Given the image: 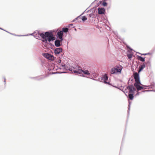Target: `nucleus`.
I'll list each match as a JSON object with an SVG mask.
<instances>
[{
	"label": "nucleus",
	"instance_id": "c9c22d12",
	"mask_svg": "<svg viewBox=\"0 0 155 155\" xmlns=\"http://www.w3.org/2000/svg\"><path fill=\"white\" fill-rule=\"evenodd\" d=\"M32 34H31L30 35H32Z\"/></svg>",
	"mask_w": 155,
	"mask_h": 155
},
{
	"label": "nucleus",
	"instance_id": "ddd939ff",
	"mask_svg": "<svg viewBox=\"0 0 155 155\" xmlns=\"http://www.w3.org/2000/svg\"><path fill=\"white\" fill-rule=\"evenodd\" d=\"M83 72V73L87 75H89L90 74V73L92 74L94 73V72L93 71L91 72V71H89L88 70H85L84 71L83 70H82V73Z\"/></svg>",
	"mask_w": 155,
	"mask_h": 155
},
{
	"label": "nucleus",
	"instance_id": "f3484780",
	"mask_svg": "<svg viewBox=\"0 0 155 155\" xmlns=\"http://www.w3.org/2000/svg\"><path fill=\"white\" fill-rule=\"evenodd\" d=\"M137 57L138 59L141 61L144 62L145 61V58H143L140 56H137Z\"/></svg>",
	"mask_w": 155,
	"mask_h": 155
},
{
	"label": "nucleus",
	"instance_id": "2eb2a0df",
	"mask_svg": "<svg viewBox=\"0 0 155 155\" xmlns=\"http://www.w3.org/2000/svg\"><path fill=\"white\" fill-rule=\"evenodd\" d=\"M146 65L145 63H143L142 65L139 66V70L138 71V73H140L143 68L145 67Z\"/></svg>",
	"mask_w": 155,
	"mask_h": 155
},
{
	"label": "nucleus",
	"instance_id": "e433bc0d",
	"mask_svg": "<svg viewBox=\"0 0 155 155\" xmlns=\"http://www.w3.org/2000/svg\"><path fill=\"white\" fill-rule=\"evenodd\" d=\"M149 62V61H148L147 63H148Z\"/></svg>",
	"mask_w": 155,
	"mask_h": 155
},
{
	"label": "nucleus",
	"instance_id": "a878e982",
	"mask_svg": "<svg viewBox=\"0 0 155 155\" xmlns=\"http://www.w3.org/2000/svg\"><path fill=\"white\" fill-rule=\"evenodd\" d=\"M80 16H78V17H77V18H75L73 21H76V20L79 18H80Z\"/></svg>",
	"mask_w": 155,
	"mask_h": 155
},
{
	"label": "nucleus",
	"instance_id": "f257e3e1",
	"mask_svg": "<svg viewBox=\"0 0 155 155\" xmlns=\"http://www.w3.org/2000/svg\"><path fill=\"white\" fill-rule=\"evenodd\" d=\"M122 68V67L119 65L112 68L110 71V73L112 74H116L118 73H120Z\"/></svg>",
	"mask_w": 155,
	"mask_h": 155
},
{
	"label": "nucleus",
	"instance_id": "2f4dec72",
	"mask_svg": "<svg viewBox=\"0 0 155 155\" xmlns=\"http://www.w3.org/2000/svg\"><path fill=\"white\" fill-rule=\"evenodd\" d=\"M4 82L5 83L6 79L5 78H4Z\"/></svg>",
	"mask_w": 155,
	"mask_h": 155
},
{
	"label": "nucleus",
	"instance_id": "473e14b6",
	"mask_svg": "<svg viewBox=\"0 0 155 155\" xmlns=\"http://www.w3.org/2000/svg\"><path fill=\"white\" fill-rule=\"evenodd\" d=\"M155 86V85H153V86L151 87V88H152L153 87H154Z\"/></svg>",
	"mask_w": 155,
	"mask_h": 155
},
{
	"label": "nucleus",
	"instance_id": "20e7f679",
	"mask_svg": "<svg viewBox=\"0 0 155 155\" xmlns=\"http://www.w3.org/2000/svg\"><path fill=\"white\" fill-rule=\"evenodd\" d=\"M43 56L45 58L49 60H54V57L52 55L48 53H44L42 54Z\"/></svg>",
	"mask_w": 155,
	"mask_h": 155
},
{
	"label": "nucleus",
	"instance_id": "bb28decb",
	"mask_svg": "<svg viewBox=\"0 0 155 155\" xmlns=\"http://www.w3.org/2000/svg\"><path fill=\"white\" fill-rule=\"evenodd\" d=\"M37 78V79L38 80H40V79H41L42 78H41V77H37V78Z\"/></svg>",
	"mask_w": 155,
	"mask_h": 155
},
{
	"label": "nucleus",
	"instance_id": "5701e85b",
	"mask_svg": "<svg viewBox=\"0 0 155 155\" xmlns=\"http://www.w3.org/2000/svg\"><path fill=\"white\" fill-rule=\"evenodd\" d=\"M89 16L90 17L93 18L94 17V14L93 13H91V14H90L89 15Z\"/></svg>",
	"mask_w": 155,
	"mask_h": 155
},
{
	"label": "nucleus",
	"instance_id": "0eeeda50",
	"mask_svg": "<svg viewBox=\"0 0 155 155\" xmlns=\"http://www.w3.org/2000/svg\"><path fill=\"white\" fill-rule=\"evenodd\" d=\"M63 40V39H57L54 41V45L56 47H59L60 46L62 45L61 43Z\"/></svg>",
	"mask_w": 155,
	"mask_h": 155
},
{
	"label": "nucleus",
	"instance_id": "c85d7f7f",
	"mask_svg": "<svg viewBox=\"0 0 155 155\" xmlns=\"http://www.w3.org/2000/svg\"><path fill=\"white\" fill-rule=\"evenodd\" d=\"M127 48H129V49L130 50H131V51L132 50V49L131 48H130V47H129V46H127Z\"/></svg>",
	"mask_w": 155,
	"mask_h": 155
},
{
	"label": "nucleus",
	"instance_id": "b1692460",
	"mask_svg": "<svg viewBox=\"0 0 155 155\" xmlns=\"http://www.w3.org/2000/svg\"><path fill=\"white\" fill-rule=\"evenodd\" d=\"M102 5L104 6H105L107 5V3L106 2H103V3H102Z\"/></svg>",
	"mask_w": 155,
	"mask_h": 155
},
{
	"label": "nucleus",
	"instance_id": "dca6fc26",
	"mask_svg": "<svg viewBox=\"0 0 155 155\" xmlns=\"http://www.w3.org/2000/svg\"><path fill=\"white\" fill-rule=\"evenodd\" d=\"M45 38H48L51 35H52V33L51 32H46L45 33Z\"/></svg>",
	"mask_w": 155,
	"mask_h": 155
},
{
	"label": "nucleus",
	"instance_id": "9d476101",
	"mask_svg": "<svg viewBox=\"0 0 155 155\" xmlns=\"http://www.w3.org/2000/svg\"><path fill=\"white\" fill-rule=\"evenodd\" d=\"M63 33L61 31H59L57 33V36L59 39H63Z\"/></svg>",
	"mask_w": 155,
	"mask_h": 155
},
{
	"label": "nucleus",
	"instance_id": "c756f323",
	"mask_svg": "<svg viewBox=\"0 0 155 155\" xmlns=\"http://www.w3.org/2000/svg\"><path fill=\"white\" fill-rule=\"evenodd\" d=\"M149 53H147V54H142L141 55H146L147 54H148Z\"/></svg>",
	"mask_w": 155,
	"mask_h": 155
},
{
	"label": "nucleus",
	"instance_id": "aec40b11",
	"mask_svg": "<svg viewBox=\"0 0 155 155\" xmlns=\"http://www.w3.org/2000/svg\"><path fill=\"white\" fill-rule=\"evenodd\" d=\"M68 29L67 28H62V31H63V32H64L65 33H67L68 32Z\"/></svg>",
	"mask_w": 155,
	"mask_h": 155
},
{
	"label": "nucleus",
	"instance_id": "4468645a",
	"mask_svg": "<svg viewBox=\"0 0 155 155\" xmlns=\"http://www.w3.org/2000/svg\"><path fill=\"white\" fill-rule=\"evenodd\" d=\"M55 37H54L53 36V35L52 34V35L50 36L48 38L47 40L48 41L50 42L54 40L55 39Z\"/></svg>",
	"mask_w": 155,
	"mask_h": 155
},
{
	"label": "nucleus",
	"instance_id": "6ab92c4d",
	"mask_svg": "<svg viewBox=\"0 0 155 155\" xmlns=\"http://www.w3.org/2000/svg\"><path fill=\"white\" fill-rule=\"evenodd\" d=\"M134 97L133 94H129L128 95V97L131 100H133Z\"/></svg>",
	"mask_w": 155,
	"mask_h": 155
},
{
	"label": "nucleus",
	"instance_id": "393cba45",
	"mask_svg": "<svg viewBox=\"0 0 155 155\" xmlns=\"http://www.w3.org/2000/svg\"><path fill=\"white\" fill-rule=\"evenodd\" d=\"M58 64H61V60L60 59H59L58 60Z\"/></svg>",
	"mask_w": 155,
	"mask_h": 155
},
{
	"label": "nucleus",
	"instance_id": "f03ea898",
	"mask_svg": "<svg viewBox=\"0 0 155 155\" xmlns=\"http://www.w3.org/2000/svg\"><path fill=\"white\" fill-rule=\"evenodd\" d=\"M127 89L129 90V92L130 93H133L135 90V89L133 85H130L128 86L124 91H123L127 96V94L125 93H127Z\"/></svg>",
	"mask_w": 155,
	"mask_h": 155
},
{
	"label": "nucleus",
	"instance_id": "412c9836",
	"mask_svg": "<svg viewBox=\"0 0 155 155\" xmlns=\"http://www.w3.org/2000/svg\"><path fill=\"white\" fill-rule=\"evenodd\" d=\"M82 17V20L83 21H84L87 19V18L85 17V16H83Z\"/></svg>",
	"mask_w": 155,
	"mask_h": 155
},
{
	"label": "nucleus",
	"instance_id": "cd10ccee",
	"mask_svg": "<svg viewBox=\"0 0 155 155\" xmlns=\"http://www.w3.org/2000/svg\"><path fill=\"white\" fill-rule=\"evenodd\" d=\"M130 103H129V107H128V113H129V110H130Z\"/></svg>",
	"mask_w": 155,
	"mask_h": 155
},
{
	"label": "nucleus",
	"instance_id": "6e6552de",
	"mask_svg": "<svg viewBox=\"0 0 155 155\" xmlns=\"http://www.w3.org/2000/svg\"><path fill=\"white\" fill-rule=\"evenodd\" d=\"M139 84L143 85L141 84L140 82V83L137 82V83L136 82L134 84V86L137 88L138 91H141L142 90V89H143V87L142 86H140Z\"/></svg>",
	"mask_w": 155,
	"mask_h": 155
},
{
	"label": "nucleus",
	"instance_id": "58836bf2",
	"mask_svg": "<svg viewBox=\"0 0 155 155\" xmlns=\"http://www.w3.org/2000/svg\"><path fill=\"white\" fill-rule=\"evenodd\" d=\"M155 91V90H154L153 91Z\"/></svg>",
	"mask_w": 155,
	"mask_h": 155
},
{
	"label": "nucleus",
	"instance_id": "a211bd4d",
	"mask_svg": "<svg viewBox=\"0 0 155 155\" xmlns=\"http://www.w3.org/2000/svg\"><path fill=\"white\" fill-rule=\"evenodd\" d=\"M60 65H61L62 67H64V68L67 70H69V71H72L71 69H70V68L68 69L66 67V66L65 65V64L64 63H62Z\"/></svg>",
	"mask_w": 155,
	"mask_h": 155
},
{
	"label": "nucleus",
	"instance_id": "4be33fe9",
	"mask_svg": "<svg viewBox=\"0 0 155 155\" xmlns=\"http://www.w3.org/2000/svg\"><path fill=\"white\" fill-rule=\"evenodd\" d=\"M132 55L131 54H129L127 55V56L129 59H130L132 58Z\"/></svg>",
	"mask_w": 155,
	"mask_h": 155
},
{
	"label": "nucleus",
	"instance_id": "39448f33",
	"mask_svg": "<svg viewBox=\"0 0 155 155\" xmlns=\"http://www.w3.org/2000/svg\"><path fill=\"white\" fill-rule=\"evenodd\" d=\"M134 79H135V82L137 83L139 82L140 83V77L139 74L137 72H135L134 74Z\"/></svg>",
	"mask_w": 155,
	"mask_h": 155
},
{
	"label": "nucleus",
	"instance_id": "f8f14e48",
	"mask_svg": "<svg viewBox=\"0 0 155 155\" xmlns=\"http://www.w3.org/2000/svg\"><path fill=\"white\" fill-rule=\"evenodd\" d=\"M98 13L99 14H102L104 13L105 11V9L104 8H98Z\"/></svg>",
	"mask_w": 155,
	"mask_h": 155
},
{
	"label": "nucleus",
	"instance_id": "423d86ee",
	"mask_svg": "<svg viewBox=\"0 0 155 155\" xmlns=\"http://www.w3.org/2000/svg\"><path fill=\"white\" fill-rule=\"evenodd\" d=\"M108 79V77L106 74H105L101 78V81L104 82V83L107 84H109V82H107V81Z\"/></svg>",
	"mask_w": 155,
	"mask_h": 155
},
{
	"label": "nucleus",
	"instance_id": "4c0bfd02",
	"mask_svg": "<svg viewBox=\"0 0 155 155\" xmlns=\"http://www.w3.org/2000/svg\"><path fill=\"white\" fill-rule=\"evenodd\" d=\"M100 3H101V2L100 1Z\"/></svg>",
	"mask_w": 155,
	"mask_h": 155
},
{
	"label": "nucleus",
	"instance_id": "9b49d317",
	"mask_svg": "<svg viewBox=\"0 0 155 155\" xmlns=\"http://www.w3.org/2000/svg\"><path fill=\"white\" fill-rule=\"evenodd\" d=\"M38 35H40L42 38L44 39L43 41V42H47V38H45V34H44L43 33H38Z\"/></svg>",
	"mask_w": 155,
	"mask_h": 155
},
{
	"label": "nucleus",
	"instance_id": "1a4fd4ad",
	"mask_svg": "<svg viewBox=\"0 0 155 155\" xmlns=\"http://www.w3.org/2000/svg\"><path fill=\"white\" fill-rule=\"evenodd\" d=\"M62 49L61 48H56L54 50V53L55 54H58L61 52Z\"/></svg>",
	"mask_w": 155,
	"mask_h": 155
},
{
	"label": "nucleus",
	"instance_id": "7ed1b4c3",
	"mask_svg": "<svg viewBox=\"0 0 155 155\" xmlns=\"http://www.w3.org/2000/svg\"><path fill=\"white\" fill-rule=\"evenodd\" d=\"M73 68L74 69V70L72 69L71 68H70V69H71L72 70V71H73V72L76 74L78 75L79 74H81L82 70L81 67L77 66H76V68Z\"/></svg>",
	"mask_w": 155,
	"mask_h": 155
},
{
	"label": "nucleus",
	"instance_id": "f704fd0d",
	"mask_svg": "<svg viewBox=\"0 0 155 155\" xmlns=\"http://www.w3.org/2000/svg\"><path fill=\"white\" fill-rule=\"evenodd\" d=\"M17 36H20V35H17Z\"/></svg>",
	"mask_w": 155,
	"mask_h": 155
},
{
	"label": "nucleus",
	"instance_id": "72a5a7b5",
	"mask_svg": "<svg viewBox=\"0 0 155 155\" xmlns=\"http://www.w3.org/2000/svg\"><path fill=\"white\" fill-rule=\"evenodd\" d=\"M0 29H2V30H4V29H2V28H0Z\"/></svg>",
	"mask_w": 155,
	"mask_h": 155
},
{
	"label": "nucleus",
	"instance_id": "7c9ffc66",
	"mask_svg": "<svg viewBox=\"0 0 155 155\" xmlns=\"http://www.w3.org/2000/svg\"><path fill=\"white\" fill-rule=\"evenodd\" d=\"M149 91H149V90H145V91H143V92Z\"/></svg>",
	"mask_w": 155,
	"mask_h": 155
}]
</instances>
